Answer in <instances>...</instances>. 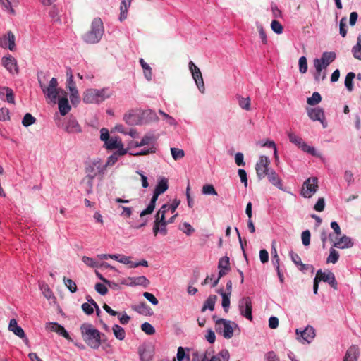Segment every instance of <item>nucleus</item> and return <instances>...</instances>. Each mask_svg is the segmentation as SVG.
I'll return each instance as SVG.
<instances>
[{
    "instance_id": "052dcab7",
    "label": "nucleus",
    "mask_w": 361,
    "mask_h": 361,
    "mask_svg": "<svg viewBox=\"0 0 361 361\" xmlns=\"http://www.w3.org/2000/svg\"><path fill=\"white\" fill-rule=\"evenodd\" d=\"M36 121V118L31 114L27 113L24 115V126H29Z\"/></svg>"
},
{
    "instance_id": "9b49d317",
    "label": "nucleus",
    "mask_w": 361,
    "mask_h": 361,
    "mask_svg": "<svg viewBox=\"0 0 361 361\" xmlns=\"http://www.w3.org/2000/svg\"><path fill=\"white\" fill-rule=\"evenodd\" d=\"M239 310L241 315L250 321L252 320V306L251 299L249 297L243 298L239 301Z\"/></svg>"
},
{
    "instance_id": "c03bdc74",
    "label": "nucleus",
    "mask_w": 361,
    "mask_h": 361,
    "mask_svg": "<svg viewBox=\"0 0 361 361\" xmlns=\"http://www.w3.org/2000/svg\"><path fill=\"white\" fill-rule=\"evenodd\" d=\"M322 100V97L319 93L315 92L312 94L311 97L307 98V102L308 104L314 106L319 104Z\"/></svg>"
},
{
    "instance_id": "603ef678",
    "label": "nucleus",
    "mask_w": 361,
    "mask_h": 361,
    "mask_svg": "<svg viewBox=\"0 0 361 361\" xmlns=\"http://www.w3.org/2000/svg\"><path fill=\"white\" fill-rule=\"evenodd\" d=\"M141 329L147 335H153L155 329L149 322H145L141 325Z\"/></svg>"
},
{
    "instance_id": "a19ab883",
    "label": "nucleus",
    "mask_w": 361,
    "mask_h": 361,
    "mask_svg": "<svg viewBox=\"0 0 361 361\" xmlns=\"http://www.w3.org/2000/svg\"><path fill=\"white\" fill-rule=\"evenodd\" d=\"M338 258H339L338 252L334 247L330 248L329 255L328 256V257L326 259V262L336 264L338 262Z\"/></svg>"
},
{
    "instance_id": "c85d7f7f",
    "label": "nucleus",
    "mask_w": 361,
    "mask_h": 361,
    "mask_svg": "<svg viewBox=\"0 0 361 361\" xmlns=\"http://www.w3.org/2000/svg\"><path fill=\"white\" fill-rule=\"evenodd\" d=\"M217 299V297L214 295H209L207 299L205 300L203 307L201 311L203 312L206 311L207 309H209L211 311L214 310L215 302Z\"/></svg>"
},
{
    "instance_id": "79ce46f5",
    "label": "nucleus",
    "mask_w": 361,
    "mask_h": 361,
    "mask_svg": "<svg viewBox=\"0 0 361 361\" xmlns=\"http://www.w3.org/2000/svg\"><path fill=\"white\" fill-rule=\"evenodd\" d=\"M355 78V74L353 72H350L347 74L345 79V85L348 91H352L353 89V80Z\"/></svg>"
},
{
    "instance_id": "cd10ccee",
    "label": "nucleus",
    "mask_w": 361,
    "mask_h": 361,
    "mask_svg": "<svg viewBox=\"0 0 361 361\" xmlns=\"http://www.w3.org/2000/svg\"><path fill=\"white\" fill-rule=\"evenodd\" d=\"M66 130L68 133H78L81 132V128L76 120H69L66 126Z\"/></svg>"
},
{
    "instance_id": "b1692460",
    "label": "nucleus",
    "mask_w": 361,
    "mask_h": 361,
    "mask_svg": "<svg viewBox=\"0 0 361 361\" xmlns=\"http://www.w3.org/2000/svg\"><path fill=\"white\" fill-rule=\"evenodd\" d=\"M359 348L356 345L350 346L343 357V361H357Z\"/></svg>"
},
{
    "instance_id": "de8ad7c7",
    "label": "nucleus",
    "mask_w": 361,
    "mask_h": 361,
    "mask_svg": "<svg viewBox=\"0 0 361 361\" xmlns=\"http://www.w3.org/2000/svg\"><path fill=\"white\" fill-rule=\"evenodd\" d=\"M63 281L67 288L71 293H75L77 291V285L72 279L64 277Z\"/></svg>"
},
{
    "instance_id": "338daca9",
    "label": "nucleus",
    "mask_w": 361,
    "mask_h": 361,
    "mask_svg": "<svg viewBox=\"0 0 361 361\" xmlns=\"http://www.w3.org/2000/svg\"><path fill=\"white\" fill-rule=\"evenodd\" d=\"M70 99L71 102L73 105L78 104L80 101V97L79 96L78 91L76 90V93L74 92H70Z\"/></svg>"
},
{
    "instance_id": "3c124183",
    "label": "nucleus",
    "mask_w": 361,
    "mask_h": 361,
    "mask_svg": "<svg viewBox=\"0 0 361 361\" xmlns=\"http://www.w3.org/2000/svg\"><path fill=\"white\" fill-rule=\"evenodd\" d=\"M346 23L347 18L345 17H343L339 23V32L343 37H345L347 35Z\"/></svg>"
},
{
    "instance_id": "aec40b11",
    "label": "nucleus",
    "mask_w": 361,
    "mask_h": 361,
    "mask_svg": "<svg viewBox=\"0 0 361 361\" xmlns=\"http://www.w3.org/2000/svg\"><path fill=\"white\" fill-rule=\"evenodd\" d=\"M0 99L9 104H14V94L12 89L8 87H0Z\"/></svg>"
},
{
    "instance_id": "0eeeda50",
    "label": "nucleus",
    "mask_w": 361,
    "mask_h": 361,
    "mask_svg": "<svg viewBox=\"0 0 361 361\" xmlns=\"http://www.w3.org/2000/svg\"><path fill=\"white\" fill-rule=\"evenodd\" d=\"M318 188L317 178H308L302 185L300 194L305 198H310L317 191Z\"/></svg>"
},
{
    "instance_id": "5fc2aeb1",
    "label": "nucleus",
    "mask_w": 361,
    "mask_h": 361,
    "mask_svg": "<svg viewBox=\"0 0 361 361\" xmlns=\"http://www.w3.org/2000/svg\"><path fill=\"white\" fill-rule=\"evenodd\" d=\"M139 353L141 361H151L152 355L149 350L140 349Z\"/></svg>"
},
{
    "instance_id": "ea45409f",
    "label": "nucleus",
    "mask_w": 361,
    "mask_h": 361,
    "mask_svg": "<svg viewBox=\"0 0 361 361\" xmlns=\"http://www.w3.org/2000/svg\"><path fill=\"white\" fill-rule=\"evenodd\" d=\"M41 290L42 291L43 295H44V297L47 299H48L49 300H54L56 299V298L54 295L53 292L51 291V290L50 289V288L49 287V286L47 284L43 283L41 286Z\"/></svg>"
},
{
    "instance_id": "ddd939ff",
    "label": "nucleus",
    "mask_w": 361,
    "mask_h": 361,
    "mask_svg": "<svg viewBox=\"0 0 361 361\" xmlns=\"http://www.w3.org/2000/svg\"><path fill=\"white\" fill-rule=\"evenodd\" d=\"M319 282L323 281L327 282L333 288L337 289V281L334 274L331 271L322 272L321 269L318 270L314 278Z\"/></svg>"
},
{
    "instance_id": "e433bc0d",
    "label": "nucleus",
    "mask_w": 361,
    "mask_h": 361,
    "mask_svg": "<svg viewBox=\"0 0 361 361\" xmlns=\"http://www.w3.org/2000/svg\"><path fill=\"white\" fill-rule=\"evenodd\" d=\"M353 56L361 60V35H359L357 39V44L352 49Z\"/></svg>"
},
{
    "instance_id": "f257e3e1",
    "label": "nucleus",
    "mask_w": 361,
    "mask_h": 361,
    "mask_svg": "<svg viewBox=\"0 0 361 361\" xmlns=\"http://www.w3.org/2000/svg\"><path fill=\"white\" fill-rule=\"evenodd\" d=\"M46 76L42 73L38 74V82L41 90L46 97L50 102L56 104L57 99L62 94H65V90L58 87V81L56 78H52L49 84L45 83Z\"/></svg>"
},
{
    "instance_id": "f704fd0d",
    "label": "nucleus",
    "mask_w": 361,
    "mask_h": 361,
    "mask_svg": "<svg viewBox=\"0 0 361 361\" xmlns=\"http://www.w3.org/2000/svg\"><path fill=\"white\" fill-rule=\"evenodd\" d=\"M140 63L143 69L144 75L147 80H151L152 77V69L150 66L144 61L143 59H140Z\"/></svg>"
},
{
    "instance_id": "72a5a7b5",
    "label": "nucleus",
    "mask_w": 361,
    "mask_h": 361,
    "mask_svg": "<svg viewBox=\"0 0 361 361\" xmlns=\"http://www.w3.org/2000/svg\"><path fill=\"white\" fill-rule=\"evenodd\" d=\"M218 293L222 297V307L226 312H228L230 306V296L231 295L226 294L223 289L218 290Z\"/></svg>"
},
{
    "instance_id": "f3484780",
    "label": "nucleus",
    "mask_w": 361,
    "mask_h": 361,
    "mask_svg": "<svg viewBox=\"0 0 361 361\" xmlns=\"http://www.w3.org/2000/svg\"><path fill=\"white\" fill-rule=\"evenodd\" d=\"M56 103H58L61 115L65 116L70 111L71 106L68 104L67 93L66 92L65 94H62L58 97Z\"/></svg>"
},
{
    "instance_id": "a18cd8bd",
    "label": "nucleus",
    "mask_w": 361,
    "mask_h": 361,
    "mask_svg": "<svg viewBox=\"0 0 361 361\" xmlns=\"http://www.w3.org/2000/svg\"><path fill=\"white\" fill-rule=\"evenodd\" d=\"M170 210V207L169 204H164L161 206V207L159 209V211L156 214L155 218L159 217V221L164 220L165 219V214L166 213Z\"/></svg>"
},
{
    "instance_id": "c9c22d12",
    "label": "nucleus",
    "mask_w": 361,
    "mask_h": 361,
    "mask_svg": "<svg viewBox=\"0 0 361 361\" xmlns=\"http://www.w3.org/2000/svg\"><path fill=\"white\" fill-rule=\"evenodd\" d=\"M112 330H113V333H114L115 337L117 339L122 341L125 338L126 332H125V330L123 329V328H122L121 326H120L118 324H114L113 326Z\"/></svg>"
},
{
    "instance_id": "a211bd4d",
    "label": "nucleus",
    "mask_w": 361,
    "mask_h": 361,
    "mask_svg": "<svg viewBox=\"0 0 361 361\" xmlns=\"http://www.w3.org/2000/svg\"><path fill=\"white\" fill-rule=\"evenodd\" d=\"M47 329L49 331L57 333L59 335L62 336L66 339H70V336L64 327L56 322H49L47 324Z\"/></svg>"
},
{
    "instance_id": "49530a36",
    "label": "nucleus",
    "mask_w": 361,
    "mask_h": 361,
    "mask_svg": "<svg viewBox=\"0 0 361 361\" xmlns=\"http://www.w3.org/2000/svg\"><path fill=\"white\" fill-rule=\"evenodd\" d=\"M171 152L173 158L175 160H178L184 157L185 153L183 149L179 148L172 147L171 148Z\"/></svg>"
},
{
    "instance_id": "9d476101",
    "label": "nucleus",
    "mask_w": 361,
    "mask_h": 361,
    "mask_svg": "<svg viewBox=\"0 0 361 361\" xmlns=\"http://www.w3.org/2000/svg\"><path fill=\"white\" fill-rule=\"evenodd\" d=\"M189 69L192 73V78L201 92L204 91V84L200 68L192 61L189 62Z\"/></svg>"
},
{
    "instance_id": "c756f323",
    "label": "nucleus",
    "mask_w": 361,
    "mask_h": 361,
    "mask_svg": "<svg viewBox=\"0 0 361 361\" xmlns=\"http://www.w3.org/2000/svg\"><path fill=\"white\" fill-rule=\"evenodd\" d=\"M132 0H122L120 5V20L122 21L127 18L128 8L130 6Z\"/></svg>"
},
{
    "instance_id": "39448f33",
    "label": "nucleus",
    "mask_w": 361,
    "mask_h": 361,
    "mask_svg": "<svg viewBox=\"0 0 361 361\" xmlns=\"http://www.w3.org/2000/svg\"><path fill=\"white\" fill-rule=\"evenodd\" d=\"M169 188V184H168V180L165 178H161L158 183L157 184L153 196L150 200V202L147 207L143 210L140 216V217H143L145 215L150 214L153 212L154 208L156 202L159 197V196L164 192H165Z\"/></svg>"
},
{
    "instance_id": "8fccbe9b",
    "label": "nucleus",
    "mask_w": 361,
    "mask_h": 361,
    "mask_svg": "<svg viewBox=\"0 0 361 361\" xmlns=\"http://www.w3.org/2000/svg\"><path fill=\"white\" fill-rule=\"evenodd\" d=\"M202 193L204 195H217V192H216L214 185L212 184L204 185L202 187Z\"/></svg>"
},
{
    "instance_id": "6ab92c4d",
    "label": "nucleus",
    "mask_w": 361,
    "mask_h": 361,
    "mask_svg": "<svg viewBox=\"0 0 361 361\" xmlns=\"http://www.w3.org/2000/svg\"><path fill=\"white\" fill-rule=\"evenodd\" d=\"M2 64L11 73L13 74L18 73L16 61L12 56H9L3 57Z\"/></svg>"
},
{
    "instance_id": "2f4dec72",
    "label": "nucleus",
    "mask_w": 361,
    "mask_h": 361,
    "mask_svg": "<svg viewBox=\"0 0 361 361\" xmlns=\"http://www.w3.org/2000/svg\"><path fill=\"white\" fill-rule=\"evenodd\" d=\"M8 329L9 331L13 332L16 336H19L20 338H23V329L18 325L15 319L10 320Z\"/></svg>"
},
{
    "instance_id": "4d7b16f0",
    "label": "nucleus",
    "mask_w": 361,
    "mask_h": 361,
    "mask_svg": "<svg viewBox=\"0 0 361 361\" xmlns=\"http://www.w3.org/2000/svg\"><path fill=\"white\" fill-rule=\"evenodd\" d=\"M299 70L302 73H305L307 71V62L305 56H301L299 59Z\"/></svg>"
},
{
    "instance_id": "09e8293b",
    "label": "nucleus",
    "mask_w": 361,
    "mask_h": 361,
    "mask_svg": "<svg viewBox=\"0 0 361 361\" xmlns=\"http://www.w3.org/2000/svg\"><path fill=\"white\" fill-rule=\"evenodd\" d=\"M271 27L272 30L276 32V34H281L283 30V25L280 23L279 21L276 20H272L271 23Z\"/></svg>"
},
{
    "instance_id": "37998d69",
    "label": "nucleus",
    "mask_w": 361,
    "mask_h": 361,
    "mask_svg": "<svg viewBox=\"0 0 361 361\" xmlns=\"http://www.w3.org/2000/svg\"><path fill=\"white\" fill-rule=\"evenodd\" d=\"M218 268L219 269H225L226 271L230 270V262L228 257H221L218 263Z\"/></svg>"
},
{
    "instance_id": "e2e57ef3",
    "label": "nucleus",
    "mask_w": 361,
    "mask_h": 361,
    "mask_svg": "<svg viewBox=\"0 0 361 361\" xmlns=\"http://www.w3.org/2000/svg\"><path fill=\"white\" fill-rule=\"evenodd\" d=\"M95 290L97 293L101 294L102 295H104L107 293L108 289L106 286L101 283H97L95 285Z\"/></svg>"
},
{
    "instance_id": "4be33fe9",
    "label": "nucleus",
    "mask_w": 361,
    "mask_h": 361,
    "mask_svg": "<svg viewBox=\"0 0 361 361\" xmlns=\"http://www.w3.org/2000/svg\"><path fill=\"white\" fill-rule=\"evenodd\" d=\"M159 219V217L155 218L154 224L153 226V233L155 236L159 232H160L163 235H166L167 233L166 221L165 219H164V220L160 221Z\"/></svg>"
},
{
    "instance_id": "423d86ee",
    "label": "nucleus",
    "mask_w": 361,
    "mask_h": 361,
    "mask_svg": "<svg viewBox=\"0 0 361 361\" xmlns=\"http://www.w3.org/2000/svg\"><path fill=\"white\" fill-rule=\"evenodd\" d=\"M237 324L234 322L226 320L225 319H219L215 322V329L218 334H222L223 336L229 339L233 336V328Z\"/></svg>"
},
{
    "instance_id": "a878e982",
    "label": "nucleus",
    "mask_w": 361,
    "mask_h": 361,
    "mask_svg": "<svg viewBox=\"0 0 361 361\" xmlns=\"http://www.w3.org/2000/svg\"><path fill=\"white\" fill-rule=\"evenodd\" d=\"M126 153L127 150L126 149H119V150L109 157L106 164L103 166L104 169L107 166H113L118 161V157L125 155Z\"/></svg>"
},
{
    "instance_id": "864d4df0",
    "label": "nucleus",
    "mask_w": 361,
    "mask_h": 361,
    "mask_svg": "<svg viewBox=\"0 0 361 361\" xmlns=\"http://www.w3.org/2000/svg\"><path fill=\"white\" fill-rule=\"evenodd\" d=\"M82 260L87 266L90 267L96 268L99 266V262L94 260L93 258L84 256Z\"/></svg>"
},
{
    "instance_id": "4468645a",
    "label": "nucleus",
    "mask_w": 361,
    "mask_h": 361,
    "mask_svg": "<svg viewBox=\"0 0 361 361\" xmlns=\"http://www.w3.org/2000/svg\"><path fill=\"white\" fill-rule=\"evenodd\" d=\"M103 170L104 167L102 166L101 161L99 160H94L87 164L85 168V173L86 176L90 177V178H94L97 173Z\"/></svg>"
},
{
    "instance_id": "0e129e2a",
    "label": "nucleus",
    "mask_w": 361,
    "mask_h": 361,
    "mask_svg": "<svg viewBox=\"0 0 361 361\" xmlns=\"http://www.w3.org/2000/svg\"><path fill=\"white\" fill-rule=\"evenodd\" d=\"M10 119L9 111L7 108H0V121H5Z\"/></svg>"
},
{
    "instance_id": "69168bd1",
    "label": "nucleus",
    "mask_w": 361,
    "mask_h": 361,
    "mask_svg": "<svg viewBox=\"0 0 361 361\" xmlns=\"http://www.w3.org/2000/svg\"><path fill=\"white\" fill-rule=\"evenodd\" d=\"M143 296L154 305H157L159 303L158 300L152 293L145 292Z\"/></svg>"
},
{
    "instance_id": "bb28decb",
    "label": "nucleus",
    "mask_w": 361,
    "mask_h": 361,
    "mask_svg": "<svg viewBox=\"0 0 361 361\" xmlns=\"http://www.w3.org/2000/svg\"><path fill=\"white\" fill-rule=\"evenodd\" d=\"M266 176H267L268 180L272 185L277 187L279 189L282 188L283 185L281 180L278 176V174L274 170L270 171Z\"/></svg>"
},
{
    "instance_id": "412c9836",
    "label": "nucleus",
    "mask_w": 361,
    "mask_h": 361,
    "mask_svg": "<svg viewBox=\"0 0 361 361\" xmlns=\"http://www.w3.org/2000/svg\"><path fill=\"white\" fill-rule=\"evenodd\" d=\"M104 145L106 149H111V150L116 149H117L118 150H119V149H124L121 139L120 137H118V136L111 137L106 141V142L104 143Z\"/></svg>"
},
{
    "instance_id": "bf43d9fd",
    "label": "nucleus",
    "mask_w": 361,
    "mask_h": 361,
    "mask_svg": "<svg viewBox=\"0 0 361 361\" xmlns=\"http://www.w3.org/2000/svg\"><path fill=\"white\" fill-rule=\"evenodd\" d=\"M159 113L164 117V118L166 121V122L171 126H176L177 123L176 120L166 113L164 112L162 110H159Z\"/></svg>"
},
{
    "instance_id": "7c9ffc66",
    "label": "nucleus",
    "mask_w": 361,
    "mask_h": 361,
    "mask_svg": "<svg viewBox=\"0 0 361 361\" xmlns=\"http://www.w3.org/2000/svg\"><path fill=\"white\" fill-rule=\"evenodd\" d=\"M336 59V54L334 52H324L323 53L320 61L324 65V68H326L331 62Z\"/></svg>"
},
{
    "instance_id": "f03ea898",
    "label": "nucleus",
    "mask_w": 361,
    "mask_h": 361,
    "mask_svg": "<svg viewBox=\"0 0 361 361\" xmlns=\"http://www.w3.org/2000/svg\"><path fill=\"white\" fill-rule=\"evenodd\" d=\"M82 338L92 348L97 349L101 345V333L91 324H82L80 326Z\"/></svg>"
},
{
    "instance_id": "f8f14e48",
    "label": "nucleus",
    "mask_w": 361,
    "mask_h": 361,
    "mask_svg": "<svg viewBox=\"0 0 361 361\" xmlns=\"http://www.w3.org/2000/svg\"><path fill=\"white\" fill-rule=\"evenodd\" d=\"M329 239L333 243V247L339 249L350 248L353 245L350 238L346 235H343L338 239L337 237H334L333 235L330 234L329 235Z\"/></svg>"
},
{
    "instance_id": "13d9d810",
    "label": "nucleus",
    "mask_w": 361,
    "mask_h": 361,
    "mask_svg": "<svg viewBox=\"0 0 361 361\" xmlns=\"http://www.w3.org/2000/svg\"><path fill=\"white\" fill-rule=\"evenodd\" d=\"M302 241L305 246H308L310 243L311 234L309 230L304 231L302 233Z\"/></svg>"
},
{
    "instance_id": "6e6d98bb",
    "label": "nucleus",
    "mask_w": 361,
    "mask_h": 361,
    "mask_svg": "<svg viewBox=\"0 0 361 361\" xmlns=\"http://www.w3.org/2000/svg\"><path fill=\"white\" fill-rule=\"evenodd\" d=\"M155 140L156 137L154 135H146L141 140L140 145H150L152 142H154Z\"/></svg>"
},
{
    "instance_id": "473e14b6",
    "label": "nucleus",
    "mask_w": 361,
    "mask_h": 361,
    "mask_svg": "<svg viewBox=\"0 0 361 361\" xmlns=\"http://www.w3.org/2000/svg\"><path fill=\"white\" fill-rule=\"evenodd\" d=\"M230 354L228 350L223 349L217 355L212 357L209 361H228Z\"/></svg>"
},
{
    "instance_id": "58836bf2",
    "label": "nucleus",
    "mask_w": 361,
    "mask_h": 361,
    "mask_svg": "<svg viewBox=\"0 0 361 361\" xmlns=\"http://www.w3.org/2000/svg\"><path fill=\"white\" fill-rule=\"evenodd\" d=\"M290 257H291L292 261L296 265H299L300 267L299 268L300 271H304L305 269H307V265L305 264H303L302 262L300 257L297 253L291 252Z\"/></svg>"
},
{
    "instance_id": "2eb2a0df",
    "label": "nucleus",
    "mask_w": 361,
    "mask_h": 361,
    "mask_svg": "<svg viewBox=\"0 0 361 361\" xmlns=\"http://www.w3.org/2000/svg\"><path fill=\"white\" fill-rule=\"evenodd\" d=\"M0 47L4 49H9L11 51H13L15 44V36L12 32L9 31L6 35H4L0 38Z\"/></svg>"
},
{
    "instance_id": "7ed1b4c3",
    "label": "nucleus",
    "mask_w": 361,
    "mask_h": 361,
    "mask_svg": "<svg viewBox=\"0 0 361 361\" xmlns=\"http://www.w3.org/2000/svg\"><path fill=\"white\" fill-rule=\"evenodd\" d=\"M112 92L108 88L88 89L83 92L82 101L85 104H99L111 97Z\"/></svg>"
},
{
    "instance_id": "5701e85b",
    "label": "nucleus",
    "mask_w": 361,
    "mask_h": 361,
    "mask_svg": "<svg viewBox=\"0 0 361 361\" xmlns=\"http://www.w3.org/2000/svg\"><path fill=\"white\" fill-rule=\"evenodd\" d=\"M308 116L313 121H319L324 124V114L322 109L317 107L307 109Z\"/></svg>"
},
{
    "instance_id": "4c0bfd02",
    "label": "nucleus",
    "mask_w": 361,
    "mask_h": 361,
    "mask_svg": "<svg viewBox=\"0 0 361 361\" xmlns=\"http://www.w3.org/2000/svg\"><path fill=\"white\" fill-rule=\"evenodd\" d=\"M239 106L245 110L249 111L250 109V99L249 97L244 98L240 95L237 96Z\"/></svg>"
},
{
    "instance_id": "20e7f679",
    "label": "nucleus",
    "mask_w": 361,
    "mask_h": 361,
    "mask_svg": "<svg viewBox=\"0 0 361 361\" xmlns=\"http://www.w3.org/2000/svg\"><path fill=\"white\" fill-rule=\"evenodd\" d=\"M104 34L103 23L99 18H94L91 25V29L86 32L82 38L84 41L89 44H95L99 42Z\"/></svg>"
},
{
    "instance_id": "774afa93",
    "label": "nucleus",
    "mask_w": 361,
    "mask_h": 361,
    "mask_svg": "<svg viewBox=\"0 0 361 361\" xmlns=\"http://www.w3.org/2000/svg\"><path fill=\"white\" fill-rule=\"evenodd\" d=\"M325 202L323 197L319 198L314 204V209L317 212H322L324 209Z\"/></svg>"
},
{
    "instance_id": "680f3d73",
    "label": "nucleus",
    "mask_w": 361,
    "mask_h": 361,
    "mask_svg": "<svg viewBox=\"0 0 361 361\" xmlns=\"http://www.w3.org/2000/svg\"><path fill=\"white\" fill-rule=\"evenodd\" d=\"M94 178H90V177L85 176V178L82 179V182L85 183L87 185V192L90 193L92 190V186H93V180Z\"/></svg>"
},
{
    "instance_id": "393cba45",
    "label": "nucleus",
    "mask_w": 361,
    "mask_h": 361,
    "mask_svg": "<svg viewBox=\"0 0 361 361\" xmlns=\"http://www.w3.org/2000/svg\"><path fill=\"white\" fill-rule=\"evenodd\" d=\"M130 281V286H142L147 287L150 282L145 276H141L137 277H128Z\"/></svg>"
},
{
    "instance_id": "6e6552de",
    "label": "nucleus",
    "mask_w": 361,
    "mask_h": 361,
    "mask_svg": "<svg viewBox=\"0 0 361 361\" xmlns=\"http://www.w3.org/2000/svg\"><path fill=\"white\" fill-rule=\"evenodd\" d=\"M270 164V160L268 157L262 155L259 157L258 161L255 165V170L257 177L259 179L264 178L267 174L269 172V166Z\"/></svg>"
},
{
    "instance_id": "1a4fd4ad",
    "label": "nucleus",
    "mask_w": 361,
    "mask_h": 361,
    "mask_svg": "<svg viewBox=\"0 0 361 361\" xmlns=\"http://www.w3.org/2000/svg\"><path fill=\"white\" fill-rule=\"evenodd\" d=\"M287 135L290 142L298 146L302 151L312 155L315 154V149L312 147L308 146L300 137L298 136L293 132H288Z\"/></svg>"
},
{
    "instance_id": "dca6fc26",
    "label": "nucleus",
    "mask_w": 361,
    "mask_h": 361,
    "mask_svg": "<svg viewBox=\"0 0 361 361\" xmlns=\"http://www.w3.org/2000/svg\"><path fill=\"white\" fill-rule=\"evenodd\" d=\"M296 334L298 336L300 335V337H298V340L302 339L304 341L307 343H310L312 339L315 337V331L314 329L312 326H307L303 331H300L298 329H296Z\"/></svg>"
}]
</instances>
